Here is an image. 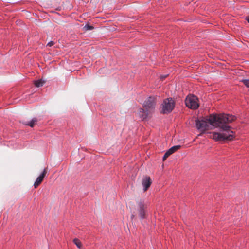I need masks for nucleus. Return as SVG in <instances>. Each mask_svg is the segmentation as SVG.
Segmentation results:
<instances>
[{"mask_svg":"<svg viewBox=\"0 0 249 249\" xmlns=\"http://www.w3.org/2000/svg\"><path fill=\"white\" fill-rule=\"evenodd\" d=\"M236 117L229 114L210 115L208 118L196 120L195 124L196 128L201 131L205 132L209 129V124L219 127L224 131L222 133L213 132L211 137L216 141L232 140L234 136L233 132L231 130V126L228 124L236 120Z\"/></svg>","mask_w":249,"mask_h":249,"instance_id":"obj_1","label":"nucleus"},{"mask_svg":"<svg viewBox=\"0 0 249 249\" xmlns=\"http://www.w3.org/2000/svg\"><path fill=\"white\" fill-rule=\"evenodd\" d=\"M147 208V205L144 203L143 199L137 198L136 200V205H132L130 208L132 219L135 218L137 215L141 219H144L145 217V209Z\"/></svg>","mask_w":249,"mask_h":249,"instance_id":"obj_2","label":"nucleus"},{"mask_svg":"<svg viewBox=\"0 0 249 249\" xmlns=\"http://www.w3.org/2000/svg\"><path fill=\"white\" fill-rule=\"evenodd\" d=\"M175 102L172 98L165 99L160 105V112L162 114H168L174 108Z\"/></svg>","mask_w":249,"mask_h":249,"instance_id":"obj_3","label":"nucleus"},{"mask_svg":"<svg viewBox=\"0 0 249 249\" xmlns=\"http://www.w3.org/2000/svg\"><path fill=\"white\" fill-rule=\"evenodd\" d=\"M185 104L187 107L191 109H196L199 107L198 98L194 95L188 96L185 100Z\"/></svg>","mask_w":249,"mask_h":249,"instance_id":"obj_4","label":"nucleus"},{"mask_svg":"<svg viewBox=\"0 0 249 249\" xmlns=\"http://www.w3.org/2000/svg\"><path fill=\"white\" fill-rule=\"evenodd\" d=\"M156 103V97L150 96L143 103V107L145 109L150 110L152 113L155 109Z\"/></svg>","mask_w":249,"mask_h":249,"instance_id":"obj_5","label":"nucleus"},{"mask_svg":"<svg viewBox=\"0 0 249 249\" xmlns=\"http://www.w3.org/2000/svg\"><path fill=\"white\" fill-rule=\"evenodd\" d=\"M139 117L142 120H146L151 116L152 112L150 110L144 108H140L139 111Z\"/></svg>","mask_w":249,"mask_h":249,"instance_id":"obj_6","label":"nucleus"},{"mask_svg":"<svg viewBox=\"0 0 249 249\" xmlns=\"http://www.w3.org/2000/svg\"><path fill=\"white\" fill-rule=\"evenodd\" d=\"M47 172V168H45L41 175L36 178L34 184V186L35 188H36L41 183Z\"/></svg>","mask_w":249,"mask_h":249,"instance_id":"obj_7","label":"nucleus"},{"mask_svg":"<svg viewBox=\"0 0 249 249\" xmlns=\"http://www.w3.org/2000/svg\"><path fill=\"white\" fill-rule=\"evenodd\" d=\"M152 181L150 178L148 176H145L142 180V184L144 187V191H146L150 186Z\"/></svg>","mask_w":249,"mask_h":249,"instance_id":"obj_8","label":"nucleus"},{"mask_svg":"<svg viewBox=\"0 0 249 249\" xmlns=\"http://www.w3.org/2000/svg\"><path fill=\"white\" fill-rule=\"evenodd\" d=\"M37 122V119L36 118H34L30 122H29L23 121L22 123L25 125H29L31 127H33Z\"/></svg>","mask_w":249,"mask_h":249,"instance_id":"obj_9","label":"nucleus"},{"mask_svg":"<svg viewBox=\"0 0 249 249\" xmlns=\"http://www.w3.org/2000/svg\"><path fill=\"white\" fill-rule=\"evenodd\" d=\"M45 83V81L43 80L42 79H39L34 81V84L36 87H42Z\"/></svg>","mask_w":249,"mask_h":249,"instance_id":"obj_10","label":"nucleus"},{"mask_svg":"<svg viewBox=\"0 0 249 249\" xmlns=\"http://www.w3.org/2000/svg\"><path fill=\"white\" fill-rule=\"evenodd\" d=\"M173 153L172 151V150L170 148L168 149V150L165 153L163 157V160L164 161L166 160V159L171 154H172Z\"/></svg>","mask_w":249,"mask_h":249,"instance_id":"obj_11","label":"nucleus"},{"mask_svg":"<svg viewBox=\"0 0 249 249\" xmlns=\"http://www.w3.org/2000/svg\"><path fill=\"white\" fill-rule=\"evenodd\" d=\"M74 243L76 245V246L80 249L81 247V246H82V244H81V242H80V241L79 240H78V239H74L73 240Z\"/></svg>","mask_w":249,"mask_h":249,"instance_id":"obj_12","label":"nucleus"},{"mask_svg":"<svg viewBox=\"0 0 249 249\" xmlns=\"http://www.w3.org/2000/svg\"><path fill=\"white\" fill-rule=\"evenodd\" d=\"M180 147H181V146L179 145H178L174 146L172 147L171 148H170V149L172 150V151L174 153L175 152H176L180 148Z\"/></svg>","mask_w":249,"mask_h":249,"instance_id":"obj_13","label":"nucleus"},{"mask_svg":"<svg viewBox=\"0 0 249 249\" xmlns=\"http://www.w3.org/2000/svg\"><path fill=\"white\" fill-rule=\"evenodd\" d=\"M180 147H181V146L179 145H178L174 146L172 147L171 148H170V149L172 150V151L174 153L175 152H176L180 148Z\"/></svg>","mask_w":249,"mask_h":249,"instance_id":"obj_14","label":"nucleus"},{"mask_svg":"<svg viewBox=\"0 0 249 249\" xmlns=\"http://www.w3.org/2000/svg\"><path fill=\"white\" fill-rule=\"evenodd\" d=\"M84 28L85 29V30L86 31H88V30H92L94 27L92 26H91L90 25H89V24H86Z\"/></svg>","mask_w":249,"mask_h":249,"instance_id":"obj_15","label":"nucleus"},{"mask_svg":"<svg viewBox=\"0 0 249 249\" xmlns=\"http://www.w3.org/2000/svg\"><path fill=\"white\" fill-rule=\"evenodd\" d=\"M242 82L248 88H249V79H243Z\"/></svg>","mask_w":249,"mask_h":249,"instance_id":"obj_16","label":"nucleus"},{"mask_svg":"<svg viewBox=\"0 0 249 249\" xmlns=\"http://www.w3.org/2000/svg\"><path fill=\"white\" fill-rule=\"evenodd\" d=\"M54 44V42L53 41H51L49 42L48 43L47 46H48L49 47H51L53 46Z\"/></svg>","mask_w":249,"mask_h":249,"instance_id":"obj_17","label":"nucleus"},{"mask_svg":"<svg viewBox=\"0 0 249 249\" xmlns=\"http://www.w3.org/2000/svg\"><path fill=\"white\" fill-rule=\"evenodd\" d=\"M245 19L248 21V22L249 23V15L247 16L246 17Z\"/></svg>","mask_w":249,"mask_h":249,"instance_id":"obj_18","label":"nucleus"},{"mask_svg":"<svg viewBox=\"0 0 249 249\" xmlns=\"http://www.w3.org/2000/svg\"><path fill=\"white\" fill-rule=\"evenodd\" d=\"M166 77V76H161V78L163 79L164 78H165V77Z\"/></svg>","mask_w":249,"mask_h":249,"instance_id":"obj_19","label":"nucleus"}]
</instances>
